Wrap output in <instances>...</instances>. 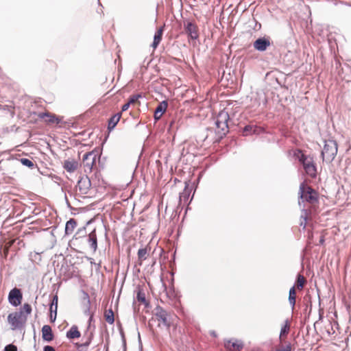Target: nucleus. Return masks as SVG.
<instances>
[{
	"label": "nucleus",
	"instance_id": "nucleus-1",
	"mask_svg": "<svg viewBox=\"0 0 351 351\" xmlns=\"http://www.w3.org/2000/svg\"><path fill=\"white\" fill-rule=\"evenodd\" d=\"M298 195V204L301 208L304 206H305L304 202L311 204H315L318 202V193L305 182H302L300 184Z\"/></svg>",
	"mask_w": 351,
	"mask_h": 351
},
{
	"label": "nucleus",
	"instance_id": "nucleus-2",
	"mask_svg": "<svg viewBox=\"0 0 351 351\" xmlns=\"http://www.w3.org/2000/svg\"><path fill=\"white\" fill-rule=\"evenodd\" d=\"M229 119V114L224 110H221L217 114L215 122L216 125L215 133L217 136V141L222 139L229 132L228 124Z\"/></svg>",
	"mask_w": 351,
	"mask_h": 351
},
{
	"label": "nucleus",
	"instance_id": "nucleus-3",
	"mask_svg": "<svg viewBox=\"0 0 351 351\" xmlns=\"http://www.w3.org/2000/svg\"><path fill=\"white\" fill-rule=\"evenodd\" d=\"M12 330H21L25 327L27 322V316L24 315L22 309L14 313H11L7 318Z\"/></svg>",
	"mask_w": 351,
	"mask_h": 351
},
{
	"label": "nucleus",
	"instance_id": "nucleus-4",
	"mask_svg": "<svg viewBox=\"0 0 351 351\" xmlns=\"http://www.w3.org/2000/svg\"><path fill=\"white\" fill-rule=\"evenodd\" d=\"M337 153V143L335 141L329 139L325 141L324 149L322 151L323 160L328 162H332Z\"/></svg>",
	"mask_w": 351,
	"mask_h": 351
},
{
	"label": "nucleus",
	"instance_id": "nucleus-5",
	"mask_svg": "<svg viewBox=\"0 0 351 351\" xmlns=\"http://www.w3.org/2000/svg\"><path fill=\"white\" fill-rule=\"evenodd\" d=\"M299 161L302 164V166L306 173L312 178H315L317 174V169L313 163L311 158H308L306 155L301 154L298 158Z\"/></svg>",
	"mask_w": 351,
	"mask_h": 351
},
{
	"label": "nucleus",
	"instance_id": "nucleus-6",
	"mask_svg": "<svg viewBox=\"0 0 351 351\" xmlns=\"http://www.w3.org/2000/svg\"><path fill=\"white\" fill-rule=\"evenodd\" d=\"M97 154L91 151L84 154L82 158V165L86 173H91L95 165Z\"/></svg>",
	"mask_w": 351,
	"mask_h": 351
},
{
	"label": "nucleus",
	"instance_id": "nucleus-7",
	"mask_svg": "<svg viewBox=\"0 0 351 351\" xmlns=\"http://www.w3.org/2000/svg\"><path fill=\"white\" fill-rule=\"evenodd\" d=\"M8 299L12 306L14 307L19 306L23 299V294L21 289L16 287L11 289L9 292Z\"/></svg>",
	"mask_w": 351,
	"mask_h": 351
},
{
	"label": "nucleus",
	"instance_id": "nucleus-8",
	"mask_svg": "<svg viewBox=\"0 0 351 351\" xmlns=\"http://www.w3.org/2000/svg\"><path fill=\"white\" fill-rule=\"evenodd\" d=\"M271 45V38L269 36H263L258 38L254 43V48L260 52L265 51Z\"/></svg>",
	"mask_w": 351,
	"mask_h": 351
},
{
	"label": "nucleus",
	"instance_id": "nucleus-9",
	"mask_svg": "<svg viewBox=\"0 0 351 351\" xmlns=\"http://www.w3.org/2000/svg\"><path fill=\"white\" fill-rule=\"evenodd\" d=\"M154 315L157 319L162 323V324L167 327H169L171 323L168 319L169 314L162 306L158 305L154 308Z\"/></svg>",
	"mask_w": 351,
	"mask_h": 351
},
{
	"label": "nucleus",
	"instance_id": "nucleus-10",
	"mask_svg": "<svg viewBox=\"0 0 351 351\" xmlns=\"http://www.w3.org/2000/svg\"><path fill=\"white\" fill-rule=\"evenodd\" d=\"M184 29L188 36L192 40L199 38L198 27L195 23L191 21L184 23Z\"/></svg>",
	"mask_w": 351,
	"mask_h": 351
},
{
	"label": "nucleus",
	"instance_id": "nucleus-11",
	"mask_svg": "<svg viewBox=\"0 0 351 351\" xmlns=\"http://www.w3.org/2000/svg\"><path fill=\"white\" fill-rule=\"evenodd\" d=\"M91 186V182L89 178L86 175L82 176L77 182V187L80 193L86 195Z\"/></svg>",
	"mask_w": 351,
	"mask_h": 351
},
{
	"label": "nucleus",
	"instance_id": "nucleus-12",
	"mask_svg": "<svg viewBox=\"0 0 351 351\" xmlns=\"http://www.w3.org/2000/svg\"><path fill=\"white\" fill-rule=\"evenodd\" d=\"M263 132V129L256 125H246L242 129V134L243 136H251L253 134H260Z\"/></svg>",
	"mask_w": 351,
	"mask_h": 351
},
{
	"label": "nucleus",
	"instance_id": "nucleus-13",
	"mask_svg": "<svg viewBox=\"0 0 351 351\" xmlns=\"http://www.w3.org/2000/svg\"><path fill=\"white\" fill-rule=\"evenodd\" d=\"M42 338L43 341L50 342L54 338L51 327L49 325H44L42 328Z\"/></svg>",
	"mask_w": 351,
	"mask_h": 351
},
{
	"label": "nucleus",
	"instance_id": "nucleus-14",
	"mask_svg": "<svg viewBox=\"0 0 351 351\" xmlns=\"http://www.w3.org/2000/svg\"><path fill=\"white\" fill-rule=\"evenodd\" d=\"M87 242L90 247L96 252L97 250V237L96 234V230L93 229L88 235Z\"/></svg>",
	"mask_w": 351,
	"mask_h": 351
},
{
	"label": "nucleus",
	"instance_id": "nucleus-15",
	"mask_svg": "<svg viewBox=\"0 0 351 351\" xmlns=\"http://www.w3.org/2000/svg\"><path fill=\"white\" fill-rule=\"evenodd\" d=\"M224 345L226 348L228 350H232L234 351H241L243 348V343L237 340H235L234 342L228 340L225 341Z\"/></svg>",
	"mask_w": 351,
	"mask_h": 351
},
{
	"label": "nucleus",
	"instance_id": "nucleus-16",
	"mask_svg": "<svg viewBox=\"0 0 351 351\" xmlns=\"http://www.w3.org/2000/svg\"><path fill=\"white\" fill-rule=\"evenodd\" d=\"M39 118L44 119L45 117H47V119H45V121L48 123H53L56 122L58 124L60 123L61 119L56 117L55 114H50L49 112H41L38 115Z\"/></svg>",
	"mask_w": 351,
	"mask_h": 351
},
{
	"label": "nucleus",
	"instance_id": "nucleus-17",
	"mask_svg": "<svg viewBox=\"0 0 351 351\" xmlns=\"http://www.w3.org/2000/svg\"><path fill=\"white\" fill-rule=\"evenodd\" d=\"M78 167V162L75 160H66L64 162L63 167L69 173L74 172Z\"/></svg>",
	"mask_w": 351,
	"mask_h": 351
},
{
	"label": "nucleus",
	"instance_id": "nucleus-18",
	"mask_svg": "<svg viewBox=\"0 0 351 351\" xmlns=\"http://www.w3.org/2000/svg\"><path fill=\"white\" fill-rule=\"evenodd\" d=\"M121 117V113L118 112V113L114 114L113 116H112L109 119L108 123V130L109 132L112 131L115 128V126L119 121Z\"/></svg>",
	"mask_w": 351,
	"mask_h": 351
},
{
	"label": "nucleus",
	"instance_id": "nucleus-19",
	"mask_svg": "<svg viewBox=\"0 0 351 351\" xmlns=\"http://www.w3.org/2000/svg\"><path fill=\"white\" fill-rule=\"evenodd\" d=\"M189 181L185 182V186L182 192L180 193L179 199L180 202H186L189 200L191 189H189Z\"/></svg>",
	"mask_w": 351,
	"mask_h": 351
},
{
	"label": "nucleus",
	"instance_id": "nucleus-20",
	"mask_svg": "<svg viewBox=\"0 0 351 351\" xmlns=\"http://www.w3.org/2000/svg\"><path fill=\"white\" fill-rule=\"evenodd\" d=\"M77 226V221L75 219L71 218L66 221L65 225L64 232L66 235H69L73 233L74 229Z\"/></svg>",
	"mask_w": 351,
	"mask_h": 351
},
{
	"label": "nucleus",
	"instance_id": "nucleus-21",
	"mask_svg": "<svg viewBox=\"0 0 351 351\" xmlns=\"http://www.w3.org/2000/svg\"><path fill=\"white\" fill-rule=\"evenodd\" d=\"M80 335L81 334L77 326L75 325L72 326L66 334V337L70 339L79 338Z\"/></svg>",
	"mask_w": 351,
	"mask_h": 351
},
{
	"label": "nucleus",
	"instance_id": "nucleus-22",
	"mask_svg": "<svg viewBox=\"0 0 351 351\" xmlns=\"http://www.w3.org/2000/svg\"><path fill=\"white\" fill-rule=\"evenodd\" d=\"M162 32H163V27H160L155 32V34H154V40H153V43L152 44V47L154 49H156L158 46L160 42L161 41L162 36Z\"/></svg>",
	"mask_w": 351,
	"mask_h": 351
},
{
	"label": "nucleus",
	"instance_id": "nucleus-23",
	"mask_svg": "<svg viewBox=\"0 0 351 351\" xmlns=\"http://www.w3.org/2000/svg\"><path fill=\"white\" fill-rule=\"evenodd\" d=\"M148 254V250L147 247L140 248L138 250V265H141L142 262L147 259Z\"/></svg>",
	"mask_w": 351,
	"mask_h": 351
},
{
	"label": "nucleus",
	"instance_id": "nucleus-24",
	"mask_svg": "<svg viewBox=\"0 0 351 351\" xmlns=\"http://www.w3.org/2000/svg\"><path fill=\"white\" fill-rule=\"evenodd\" d=\"M295 298H296V292L295 286H293L289 291V302L292 308H294L295 305Z\"/></svg>",
	"mask_w": 351,
	"mask_h": 351
},
{
	"label": "nucleus",
	"instance_id": "nucleus-25",
	"mask_svg": "<svg viewBox=\"0 0 351 351\" xmlns=\"http://www.w3.org/2000/svg\"><path fill=\"white\" fill-rule=\"evenodd\" d=\"M167 101L166 100H164L158 104L155 110V112H156V113H159L160 115H162L167 110Z\"/></svg>",
	"mask_w": 351,
	"mask_h": 351
},
{
	"label": "nucleus",
	"instance_id": "nucleus-26",
	"mask_svg": "<svg viewBox=\"0 0 351 351\" xmlns=\"http://www.w3.org/2000/svg\"><path fill=\"white\" fill-rule=\"evenodd\" d=\"M106 321L110 324H112L114 322V312L112 308L108 309L105 312L104 314Z\"/></svg>",
	"mask_w": 351,
	"mask_h": 351
},
{
	"label": "nucleus",
	"instance_id": "nucleus-27",
	"mask_svg": "<svg viewBox=\"0 0 351 351\" xmlns=\"http://www.w3.org/2000/svg\"><path fill=\"white\" fill-rule=\"evenodd\" d=\"M83 294V300L86 301V309L84 311V313L87 315L90 313V297L88 293H86L84 291H82Z\"/></svg>",
	"mask_w": 351,
	"mask_h": 351
},
{
	"label": "nucleus",
	"instance_id": "nucleus-28",
	"mask_svg": "<svg viewBox=\"0 0 351 351\" xmlns=\"http://www.w3.org/2000/svg\"><path fill=\"white\" fill-rule=\"evenodd\" d=\"M305 282H306V280H305L304 276L301 274H298L297 278H296V282H295V285H294V286L295 287L296 286L298 289L302 290L304 286Z\"/></svg>",
	"mask_w": 351,
	"mask_h": 351
},
{
	"label": "nucleus",
	"instance_id": "nucleus-29",
	"mask_svg": "<svg viewBox=\"0 0 351 351\" xmlns=\"http://www.w3.org/2000/svg\"><path fill=\"white\" fill-rule=\"evenodd\" d=\"M290 330V326L289 324V320L286 319L285 321V324L282 326L280 332V338H281L282 336L287 335Z\"/></svg>",
	"mask_w": 351,
	"mask_h": 351
},
{
	"label": "nucleus",
	"instance_id": "nucleus-30",
	"mask_svg": "<svg viewBox=\"0 0 351 351\" xmlns=\"http://www.w3.org/2000/svg\"><path fill=\"white\" fill-rule=\"evenodd\" d=\"M136 299L138 301L143 303L145 305V306H147L149 305V303L147 302L145 298V294L143 291H138L136 295Z\"/></svg>",
	"mask_w": 351,
	"mask_h": 351
},
{
	"label": "nucleus",
	"instance_id": "nucleus-31",
	"mask_svg": "<svg viewBox=\"0 0 351 351\" xmlns=\"http://www.w3.org/2000/svg\"><path fill=\"white\" fill-rule=\"evenodd\" d=\"M302 215H301V217L304 219V221H302L300 223V226L303 227V228H306V219H307V216L308 215V211L307 209L304 208V206H303V208H302Z\"/></svg>",
	"mask_w": 351,
	"mask_h": 351
},
{
	"label": "nucleus",
	"instance_id": "nucleus-32",
	"mask_svg": "<svg viewBox=\"0 0 351 351\" xmlns=\"http://www.w3.org/2000/svg\"><path fill=\"white\" fill-rule=\"evenodd\" d=\"M20 162L23 165L27 167L30 169H32L34 166V162L31 160H29V158H21Z\"/></svg>",
	"mask_w": 351,
	"mask_h": 351
},
{
	"label": "nucleus",
	"instance_id": "nucleus-33",
	"mask_svg": "<svg viewBox=\"0 0 351 351\" xmlns=\"http://www.w3.org/2000/svg\"><path fill=\"white\" fill-rule=\"evenodd\" d=\"M20 309H22L24 315H26L27 317L28 315L31 314L32 311V306L27 303L24 304L23 307H21Z\"/></svg>",
	"mask_w": 351,
	"mask_h": 351
},
{
	"label": "nucleus",
	"instance_id": "nucleus-34",
	"mask_svg": "<svg viewBox=\"0 0 351 351\" xmlns=\"http://www.w3.org/2000/svg\"><path fill=\"white\" fill-rule=\"evenodd\" d=\"M57 317V310L53 308H50V322L51 323L55 322Z\"/></svg>",
	"mask_w": 351,
	"mask_h": 351
},
{
	"label": "nucleus",
	"instance_id": "nucleus-35",
	"mask_svg": "<svg viewBox=\"0 0 351 351\" xmlns=\"http://www.w3.org/2000/svg\"><path fill=\"white\" fill-rule=\"evenodd\" d=\"M141 97H142L141 94L133 95L131 97H130L128 102L130 104H134Z\"/></svg>",
	"mask_w": 351,
	"mask_h": 351
},
{
	"label": "nucleus",
	"instance_id": "nucleus-36",
	"mask_svg": "<svg viewBox=\"0 0 351 351\" xmlns=\"http://www.w3.org/2000/svg\"><path fill=\"white\" fill-rule=\"evenodd\" d=\"M92 341V334L89 335L86 341L79 346V348H87L89 346Z\"/></svg>",
	"mask_w": 351,
	"mask_h": 351
},
{
	"label": "nucleus",
	"instance_id": "nucleus-37",
	"mask_svg": "<svg viewBox=\"0 0 351 351\" xmlns=\"http://www.w3.org/2000/svg\"><path fill=\"white\" fill-rule=\"evenodd\" d=\"M50 308H53V309L57 310L58 308V296L54 295L50 304Z\"/></svg>",
	"mask_w": 351,
	"mask_h": 351
},
{
	"label": "nucleus",
	"instance_id": "nucleus-38",
	"mask_svg": "<svg viewBox=\"0 0 351 351\" xmlns=\"http://www.w3.org/2000/svg\"><path fill=\"white\" fill-rule=\"evenodd\" d=\"M4 351H17V347L14 344H8L4 348Z\"/></svg>",
	"mask_w": 351,
	"mask_h": 351
},
{
	"label": "nucleus",
	"instance_id": "nucleus-39",
	"mask_svg": "<svg viewBox=\"0 0 351 351\" xmlns=\"http://www.w3.org/2000/svg\"><path fill=\"white\" fill-rule=\"evenodd\" d=\"M92 222V220H89L86 222V226L82 228L78 229L77 234H83L86 233V226L89 225Z\"/></svg>",
	"mask_w": 351,
	"mask_h": 351
},
{
	"label": "nucleus",
	"instance_id": "nucleus-40",
	"mask_svg": "<svg viewBox=\"0 0 351 351\" xmlns=\"http://www.w3.org/2000/svg\"><path fill=\"white\" fill-rule=\"evenodd\" d=\"M276 351H291V345L289 343L285 347L279 348Z\"/></svg>",
	"mask_w": 351,
	"mask_h": 351
},
{
	"label": "nucleus",
	"instance_id": "nucleus-41",
	"mask_svg": "<svg viewBox=\"0 0 351 351\" xmlns=\"http://www.w3.org/2000/svg\"><path fill=\"white\" fill-rule=\"evenodd\" d=\"M43 351H56V350L53 346L47 345L44 346Z\"/></svg>",
	"mask_w": 351,
	"mask_h": 351
},
{
	"label": "nucleus",
	"instance_id": "nucleus-42",
	"mask_svg": "<svg viewBox=\"0 0 351 351\" xmlns=\"http://www.w3.org/2000/svg\"><path fill=\"white\" fill-rule=\"evenodd\" d=\"M121 337H122V341H123V347H124V350H125V348H126V341H125L124 333H123V331H121Z\"/></svg>",
	"mask_w": 351,
	"mask_h": 351
},
{
	"label": "nucleus",
	"instance_id": "nucleus-43",
	"mask_svg": "<svg viewBox=\"0 0 351 351\" xmlns=\"http://www.w3.org/2000/svg\"><path fill=\"white\" fill-rule=\"evenodd\" d=\"M130 106V104L128 102H127L126 104H125L124 105L122 106L121 111L122 112L126 111L129 108Z\"/></svg>",
	"mask_w": 351,
	"mask_h": 351
},
{
	"label": "nucleus",
	"instance_id": "nucleus-44",
	"mask_svg": "<svg viewBox=\"0 0 351 351\" xmlns=\"http://www.w3.org/2000/svg\"><path fill=\"white\" fill-rule=\"evenodd\" d=\"M154 117L155 121H158L161 118L162 115H160L159 113H156V112L154 111Z\"/></svg>",
	"mask_w": 351,
	"mask_h": 351
},
{
	"label": "nucleus",
	"instance_id": "nucleus-45",
	"mask_svg": "<svg viewBox=\"0 0 351 351\" xmlns=\"http://www.w3.org/2000/svg\"><path fill=\"white\" fill-rule=\"evenodd\" d=\"M261 23H258L257 22L256 23V25H255V27L254 29H256L258 28V29H261Z\"/></svg>",
	"mask_w": 351,
	"mask_h": 351
},
{
	"label": "nucleus",
	"instance_id": "nucleus-46",
	"mask_svg": "<svg viewBox=\"0 0 351 351\" xmlns=\"http://www.w3.org/2000/svg\"><path fill=\"white\" fill-rule=\"evenodd\" d=\"M210 335L213 336V337H217V334L215 331H211L210 332Z\"/></svg>",
	"mask_w": 351,
	"mask_h": 351
},
{
	"label": "nucleus",
	"instance_id": "nucleus-47",
	"mask_svg": "<svg viewBox=\"0 0 351 351\" xmlns=\"http://www.w3.org/2000/svg\"><path fill=\"white\" fill-rule=\"evenodd\" d=\"M324 238H321L320 240H319V243L321 244H322V243H324Z\"/></svg>",
	"mask_w": 351,
	"mask_h": 351
},
{
	"label": "nucleus",
	"instance_id": "nucleus-48",
	"mask_svg": "<svg viewBox=\"0 0 351 351\" xmlns=\"http://www.w3.org/2000/svg\"><path fill=\"white\" fill-rule=\"evenodd\" d=\"M93 319V315H90V318H89V322H91Z\"/></svg>",
	"mask_w": 351,
	"mask_h": 351
}]
</instances>
